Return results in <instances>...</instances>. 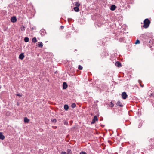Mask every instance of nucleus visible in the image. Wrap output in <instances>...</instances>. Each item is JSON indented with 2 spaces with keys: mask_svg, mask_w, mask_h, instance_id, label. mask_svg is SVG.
Returning a JSON list of instances; mask_svg holds the SVG:
<instances>
[{
  "mask_svg": "<svg viewBox=\"0 0 154 154\" xmlns=\"http://www.w3.org/2000/svg\"><path fill=\"white\" fill-rule=\"evenodd\" d=\"M63 89H66L67 87V85L66 82H64L63 85Z\"/></svg>",
  "mask_w": 154,
  "mask_h": 154,
  "instance_id": "0eeeda50",
  "label": "nucleus"
},
{
  "mask_svg": "<svg viewBox=\"0 0 154 154\" xmlns=\"http://www.w3.org/2000/svg\"><path fill=\"white\" fill-rule=\"evenodd\" d=\"M17 96L19 97H21L22 96V94H21L20 93H19L17 94Z\"/></svg>",
  "mask_w": 154,
  "mask_h": 154,
  "instance_id": "c756f323",
  "label": "nucleus"
},
{
  "mask_svg": "<svg viewBox=\"0 0 154 154\" xmlns=\"http://www.w3.org/2000/svg\"><path fill=\"white\" fill-rule=\"evenodd\" d=\"M150 23V21L149 20L148 18L146 19L144 21L143 27L145 28H147L149 27Z\"/></svg>",
  "mask_w": 154,
  "mask_h": 154,
  "instance_id": "f257e3e1",
  "label": "nucleus"
},
{
  "mask_svg": "<svg viewBox=\"0 0 154 154\" xmlns=\"http://www.w3.org/2000/svg\"><path fill=\"white\" fill-rule=\"evenodd\" d=\"M75 5L76 7H78L80 5V4L78 2H75Z\"/></svg>",
  "mask_w": 154,
  "mask_h": 154,
  "instance_id": "aec40b11",
  "label": "nucleus"
},
{
  "mask_svg": "<svg viewBox=\"0 0 154 154\" xmlns=\"http://www.w3.org/2000/svg\"><path fill=\"white\" fill-rule=\"evenodd\" d=\"M116 105H117V106H119L120 107H123V106L121 104V103L120 102V101H119L117 102V103L116 104Z\"/></svg>",
  "mask_w": 154,
  "mask_h": 154,
  "instance_id": "2eb2a0df",
  "label": "nucleus"
},
{
  "mask_svg": "<svg viewBox=\"0 0 154 154\" xmlns=\"http://www.w3.org/2000/svg\"><path fill=\"white\" fill-rule=\"evenodd\" d=\"M24 121L25 123H28L29 121V120L27 117H25L24 119Z\"/></svg>",
  "mask_w": 154,
  "mask_h": 154,
  "instance_id": "9b49d317",
  "label": "nucleus"
},
{
  "mask_svg": "<svg viewBox=\"0 0 154 154\" xmlns=\"http://www.w3.org/2000/svg\"><path fill=\"white\" fill-rule=\"evenodd\" d=\"M98 120L97 117L96 115L94 116V117L93 119H92V122H91V124H94L96 121H97Z\"/></svg>",
  "mask_w": 154,
  "mask_h": 154,
  "instance_id": "f03ea898",
  "label": "nucleus"
},
{
  "mask_svg": "<svg viewBox=\"0 0 154 154\" xmlns=\"http://www.w3.org/2000/svg\"><path fill=\"white\" fill-rule=\"evenodd\" d=\"M21 31H24L25 30V27L24 26H22L21 28Z\"/></svg>",
  "mask_w": 154,
  "mask_h": 154,
  "instance_id": "a878e982",
  "label": "nucleus"
},
{
  "mask_svg": "<svg viewBox=\"0 0 154 154\" xmlns=\"http://www.w3.org/2000/svg\"><path fill=\"white\" fill-rule=\"evenodd\" d=\"M116 8V6L114 5H112L110 7V9L112 11H114Z\"/></svg>",
  "mask_w": 154,
  "mask_h": 154,
  "instance_id": "6e6552de",
  "label": "nucleus"
},
{
  "mask_svg": "<svg viewBox=\"0 0 154 154\" xmlns=\"http://www.w3.org/2000/svg\"><path fill=\"white\" fill-rule=\"evenodd\" d=\"M51 120L52 122H57V120L56 119H54L52 120V119H51Z\"/></svg>",
  "mask_w": 154,
  "mask_h": 154,
  "instance_id": "cd10ccee",
  "label": "nucleus"
},
{
  "mask_svg": "<svg viewBox=\"0 0 154 154\" xmlns=\"http://www.w3.org/2000/svg\"><path fill=\"white\" fill-rule=\"evenodd\" d=\"M24 40L25 42H28L29 41V39L28 37H26L24 38Z\"/></svg>",
  "mask_w": 154,
  "mask_h": 154,
  "instance_id": "6ab92c4d",
  "label": "nucleus"
},
{
  "mask_svg": "<svg viewBox=\"0 0 154 154\" xmlns=\"http://www.w3.org/2000/svg\"><path fill=\"white\" fill-rule=\"evenodd\" d=\"M74 11L76 12H78L79 11V9L78 7H75L74 8Z\"/></svg>",
  "mask_w": 154,
  "mask_h": 154,
  "instance_id": "dca6fc26",
  "label": "nucleus"
},
{
  "mask_svg": "<svg viewBox=\"0 0 154 154\" xmlns=\"http://www.w3.org/2000/svg\"><path fill=\"white\" fill-rule=\"evenodd\" d=\"M139 126L138 128H139L140 127H141V125H139Z\"/></svg>",
  "mask_w": 154,
  "mask_h": 154,
  "instance_id": "473e14b6",
  "label": "nucleus"
},
{
  "mask_svg": "<svg viewBox=\"0 0 154 154\" xmlns=\"http://www.w3.org/2000/svg\"><path fill=\"white\" fill-rule=\"evenodd\" d=\"M80 154H86L85 152H80Z\"/></svg>",
  "mask_w": 154,
  "mask_h": 154,
  "instance_id": "c85d7f7f",
  "label": "nucleus"
},
{
  "mask_svg": "<svg viewBox=\"0 0 154 154\" xmlns=\"http://www.w3.org/2000/svg\"><path fill=\"white\" fill-rule=\"evenodd\" d=\"M140 85L142 87H143L144 86V85H141L140 83Z\"/></svg>",
  "mask_w": 154,
  "mask_h": 154,
  "instance_id": "7c9ffc66",
  "label": "nucleus"
},
{
  "mask_svg": "<svg viewBox=\"0 0 154 154\" xmlns=\"http://www.w3.org/2000/svg\"><path fill=\"white\" fill-rule=\"evenodd\" d=\"M122 98L124 99H126L128 97V95L126 94V93L125 92H122Z\"/></svg>",
  "mask_w": 154,
  "mask_h": 154,
  "instance_id": "7ed1b4c3",
  "label": "nucleus"
},
{
  "mask_svg": "<svg viewBox=\"0 0 154 154\" xmlns=\"http://www.w3.org/2000/svg\"><path fill=\"white\" fill-rule=\"evenodd\" d=\"M11 22L13 23H15L17 21V19L16 17L15 16H13L11 17Z\"/></svg>",
  "mask_w": 154,
  "mask_h": 154,
  "instance_id": "20e7f679",
  "label": "nucleus"
},
{
  "mask_svg": "<svg viewBox=\"0 0 154 154\" xmlns=\"http://www.w3.org/2000/svg\"><path fill=\"white\" fill-rule=\"evenodd\" d=\"M37 42L36 38L35 37H34L32 39V42L34 43H36Z\"/></svg>",
  "mask_w": 154,
  "mask_h": 154,
  "instance_id": "a211bd4d",
  "label": "nucleus"
},
{
  "mask_svg": "<svg viewBox=\"0 0 154 154\" xmlns=\"http://www.w3.org/2000/svg\"><path fill=\"white\" fill-rule=\"evenodd\" d=\"M76 105L75 103H73L71 105V107L72 108H74L76 107Z\"/></svg>",
  "mask_w": 154,
  "mask_h": 154,
  "instance_id": "412c9836",
  "label": "nucleus"
},
{
  "mask_svg": "<svg viewBox=\"0 0 154 154\" xmlns=\"http://www.w3.org/2000/svg\"><path fill=\"white\" fill-rule=\"evenodd\" d=\"M140 43V41L138 40V39H137L136 41V42H135V44H139Z\"/></svg>",
  "mask_w": 154,
  "mask_h": 154,
  "instance_id": "bb28decb",
  "label": "nucleus"
},
{
  "mask_svg": "<svg viewBox=\"0 0 154 154\" xmlns=\"http://www.w3.org/2000/svg\"><path fill=\"white\" fill-rule=\"evenodd\" d=\"M61 29H62L63 28H64V26H61Z\"/></svg>",
  "mask_w": 154,
  "mask_h": 154,
  "instance_id": "2f4dec72",
  "label": "nucleus"
},
{
  "mask_svg": "<svg viewBox=\"0 0 154 154\" xmlns=\"http://www.w3.org/2000/svg\"><path fill=\"white\" fill-rule=\"evenodd\" d=\"M1 87L0 86V89H1Z\"/></svg>",
  "mask_w": 154,
  "mask_h": 154,
  "instance_id": "f704fd0d",
  "label": "nucleus"
},
{
  "mask_svg": "<svg viewBox=\"0 0 154 154\" xmlns=\"http://www.w3.org/2000/svg\"><path fill=\"white\" fill-rule=\"evenodd\" d=\"M45 31L44 29H42L40 31V33L42 36H44L45 35Z\"/></svg>",
  "mask_w": 154,
  "mask_h": 154,
  "instance_id": "1a4fd4ad",
  "label": "nucleus"
},
{
  "mask_svg": "<svg viewBox=\"0 0 154 154\" xmlns=\"http://www.w3.org/2000/svg\"><path fill=\"white\" fill-rule=\"evenodd\" d=\"M149 149H148L150 150L151 149H152L154 148V145L153 144H151L149 145Z\"/></svg>",
  "mask_w": 154,
  "mask_h": 154,
  "instance_id": "4468645a",
  "label": "nucleus"
},
{
  "mask_svg": "<svg viewBox=\"0 0 154 154\" xmlns=\"http://www.w3.org/2000/svg\"><path fill=\"white\" fill-rule=\"evenodd\" d=\"M64 124L65 125H68V122L66 120L64 122Z\"/></svg>",
  "mask_w": 154,
  "mask_h": 154,
  "instance_id": "b1692460",
  "label": "nucleus"
},
{
  "mask_svg": "<svg viewBox=\"0 0 154 154\" xmlns=\"http://www.w3.org/2000/svg\"><path fill=\"white\" fill-rule=\"evenodd\" d=\"M149 97H154V93L153 92L151 93L149 95Z\"/></svg>",
  "mask_w": 154,
  "mask_h": 154,
  "instance_id": "4be33fe9",
  "label": "nucleus"
},
{
  "mask_svg": "<svg viewBox=\"0 0 154 154\" xmlns=\"http://www.w3.org/2000/svg\"><path fill=\"white\" fill-rule=\"evenodd\" d=\"M5 137L3 135L2 133L0 132V139L1 140H4L5 139Z\"/></svg>",
  "mask_w": 154,
  "mask_h": 154,
  "instance_id": "9d476101",
  "label": "nucleus"
},
{
  "mask_svg": "<svg viewBox=\"0 0 154 154\" xmlns=\"http://www.w3.org/2000/svg\"><path fill=\"white\" fill-rule=\"evenodd\" d=\"M64 109L65 110L67 111L68 110L69 106H68V105L65 104L64 106Z\"/></svg>",
  "mask_w": 154,
  "mask_h": 154,
  "instance_id": "ddd939ff",
  "label": "nucleus"
},
{
  "mask_svg": "<svg viewBox=\"0 0 154 154\" xmlns=\"http://www.w3.org/2000/svg\"><path fill=\"white\" fill-rule=\"evenodd\" d=\"M114 106V104L112 103V102H111L109 104L110 107H112Z\"/></svg>",
  "mask_w": 154,
  "mask_h": 154,
  "instance_id": "5701e85b",
  "label": "nucleus"
},
{
  "mask_svg": "<svg viewBox=\"0 0 154 154\" xmlns=\"http://www.w3.org/2000/svg\"><path fill=\"white\" fill-rule=\"evenodd\" d=\"M115 65L116 66L118 67H121L122 65L120 62L119 61H117L115 63Z\"/></svg>",
  "mask_w": 154,
  "mask_h": 154,
  "instance_id": "39448f33",
  "label": "nucleus"
},
{
  "mask_svg": "<svg viewBox=\"0 0 154 154\" xmlns=\"http://www.w3.org/2000/svg\"><path fill=\"white\" fill-rule=\"evenodd\" d=\"M38 45L39 47L42 48L43 46V43L42 42H38Z\"/></svg>",
  "mask_w": 154,
  "mask_h": 154,
  "instance_id": "f8f14e48",
  "label": "nucleus"
},
{
  "mask_svg": "<svg viewBox=\"0 0 154 154\" xmlns=\"http://www.w3.org/2000/svg\"><path fill=\"white\" fill-rule=\"evenodd\" d=\"M24 57L23 53H22L20 54L19 56V58L21 60H23Z\"/></svg>",
  "mask_w": 154,
  "mask_h": 154,
  "instance_id": "423d86ee",
  "label": "nucleus"
},
{
  "mask_svg": "<svg viewBox=\"0 0 154 154\" xmlns=\"http://www.w3.org/2000/svg\"><path fill=\"white\" fill-rule=\"evenodd\" d=\"M83 69L82 67L80 65L78 66V69L79 70H82Z\"/></svg>",
  "mask_w": 154,
  "mask_h": 154,
  "instance_id": "393cba45",
  "label": "nucleus"
},
{
  "mask_svg": "<svg viewBox=\"0 0 154 154\" xmlns=\"http://www.w3.org/2000/svg\"><path fill=\"white\" fill-rule=\"evenodd\" d=\"M17 105H18V103H17Z\"/></svg>",
  "mask_w": 154,
  "mask_h": 154,
  "instance_id": "72a5a7b5",
  "label": "nucleus"
},
{
  "mask_svg": "<svg viewBox=\"0 0 154 154\" xmlns=\"http://www.w3.org/2000/svg\"><path fill=\"white\" fill-rule=\"evenodd\" d=\"M67 154H72L71 150L70 149H68L67 150Z\"/></svg>",
  "mask_w": 154,
  "mask_h": 154,
  "instance_id": "f3484780",
  "label": "nucleus"
}]
</instances>
